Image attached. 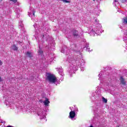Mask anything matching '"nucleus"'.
<instances>
[{
    "mask_svg": "<svg viewBox=\"0 0 127 127\" xmlns=\"http://www.w3.org/2000/svg\"><path fill=\"white\" fill-rule=\"evenodd\" d=\"M66 55H68L67 57V61L69 65H70L69 73L70 76H71V74H75V71L78 70L77 63L81 61L82 56L79 55L76 57H74V55L70 53H67V54H66Z\"/></svg>",
    "mask_w": 127,
    "mask_h": 127,
    "instance_id": "1",
    "label": "nucleus"
},
{
    "mask_svg": "<svg viewBox=\"0 0 127 127\" xmlns=\"http://www.w3.org/2000/svg\"><path fill=\"white\" fill-rule=\"evenodd\" d=\"M106 75V78L110 80H117L118 78H119V80H125L126 79L125 76L118 75L117 73L114 72V70L107 71Z\"/></svg>",
    "mask_w": 127,
    "mask_h": 127,
    "instance_id": "2",
    "label": "nucleus"
},
{
    "mask_svg": "<svg viewBox=\"0 0 127 127\" xmlns=\"http://www.w3.org/2000/svg\"><path fill=\"white\" fill-rule=\"evenodd\" d=\"M77 46L76 44H72L70 46V49H68L67 47L64 46L62 48L61 52L62 53H66V54H68V53H71L75 54L76 55V53H77Z\"/></svg>",
    "mask_w": 127,
    "mask_h": 127,
    "instance_id": "3",
    "label": "nucleus"
},
{
    "mask_svg": "<svg viewBox=\"0 0 127 127\" xmlns=\"http://www.w3.org/2000/svg\"><path fill=\"white\" fill-rule=\"evenodd\" d=\"M45 38L46 40L47 41H48L49 40V35L47 34V33H43L42 35H40L38 37V40L39 42H42V43L43 42V40H44V39Z\"/></svg>",
    "mask_w": 127,
    "mask_h": 127,
    "instance_id": "4",
    "label": "nucleus"
},
{
    "mask_svg": "<svg viewBox=\"0 0 127 127\" xmlns=\"http://www.w3.org/2000/svg\"><path fill=\"white\" fill-rule=\"evenodd\" d=\"M76 66H78V67H80L81 71H84L85 68V62L84 61V60L82 59H81V61L77 63Z\"/></svg>",
    "mask_w": 127,
    "mask_h": 127,
    "instance_id": "5",
    "label": "nucleus"
},
{
    "mask_svg": "<svg viewBox=\"0 0 127 127\" xmlns=\"http://www.w3.org/2000/svg\"><path fill=\"white\" fill-rule=\"evenodd\" d=\"M56 69L57 71H58L59 74H60V75H61L60 80H63L64 79V72L63 71V68H62V67H60L56 68Z\"/></svg>",
    "mask_w": 127,
    "mask_h": 127,
    "instance_id": "6",
    "label": "nucleus"
},
{
    "mask_svg": "<svg viewBox=\"0 0 127 127\" xmlns=\"http://www.w3.org/2000/svg\"><path fill=\"white\" fill-rule=\"evenodd\" d=\"M71 34H72V36L74 37V38H79V37H80V35H79V32L76 29H72L71 31Z\"/></svg>",
    "mask_w": 127,
    "mask_h": 127,
    "instance_id": "7",
    "label": "nucleus"
},
{
    "mask_svg": "<svg viewBox=\"0 0 127 127\" xmlns=\"http://www.w3.org/2000/svg\"><path fill=\"white\" fill-rule=\"evenodd\" d=\"M46 76L48 80H57V77H56L55 75L51 73H47Z\"/></svg>",
    "mask_w": 127,
    "mask_h": 127,
    "instance_id": "8",
    "label": "nucleus"
},
{
    "mask_svg": "<svg viewBox=\"0 0 127 127\" xmlns=\"http://www.w3.org/2000/svg\"><path fill=\"white\" fill-rule=\"evenodd\" d=\"M22 22L23 21L21 20L19 23V28H21V33H24V32H25V30L24 29V27H23V24H22Z\"/></svg>",
    "mask_w": 127,
    "mask_h": 127,
    "instance_id": "9",
    "label": "nucleus"
},
{
    "mask_svg": "<svg viewBox=\"0 0 127 127\" xmlns=\"http://www.w3.org/2000/svg\"><path fill=\"white\" fill-rule=\"evenodd\" d=\"M95 31L93 29L91 30V32L93 33H100V30H101V26H96Z\"/></svg>",
    "mask_w": 127,
    "mask_h": 127,
    "instance_id": "10",
    "label": "nucleus"
},
{
    "mask_svg": "<svg viewBox=\"0 0 127 127\" xmlns=\"http://www.w3.org/2000/svg\"><path fill=\"white\" fill-rule=\"evenodd\" d=\"M26 57H28V58H32L33 57V53L31 52H27L25 53Z\"/></svg>",
    "mask_w": 127,
    "mask_h": 127,
    "instance_id": "11",
    "label": "nucleus"
},
{
    "mask_svg": "<svg viewBox=\"0 0 127 127\" xmlns=\"http://www.w3.org/2000/svg\"><path fill=\"white\" fill-rule=\"evenodd\" d=\"M76 117V113L74 111H71L69 113V117L70 119H74Z\"/></svg>",
    "mask_w": 127,
    "mask_h": 127,
    "instance_id": "12",
    "label": "nucleus"
},
{
    "mask_svg": "<svg viewBox=\"0 0 127 127\" xmlns=\"http://www.w3.org/2000/svg\"><path fill=\"white\" fill-rule=\"evenodd\" d=\"M38 54L39 55H41V56L43 55V49L40 46H39Z\"/></svg>",
    "mask_w": 127,
    "mask_h": 127,
    "instance_id": "13",
    "label": "nucleus"
},
{
    "mask_svg": "<svg viewBox=\"0 0 127 127\" xmlns=\"http://www.w3.org/2000/svg\"><path fill=\"white\" fill-rule=\"evenodd\" d=\"M11 48L14 51H17L18 50V48L15 45H12Z\"/></svg>",
    "mask_w": 127,
    "mask_h": 127,
    "instance_id": "14",
    "label": "nucleus"
},
{
    "mask_svg": "<svg viewBox=\"0 0 127 127\" xmlns=\"http://www.w3.org/2000/svg\"><path fill=\"white\" fill-rule=\"evenodd\" d=\"M84 48H86V51H88V52H90V51L91 52V51H90V48H89V43H86V45L84 47Z\"/></svg>",
    "mask_w": 127,
    "mask_h": 127,
    "instance_id": "15",
    "label": "nucleus"
},
{
    "mask_svg": "<svg viewBox=\"0 0 127 127\" xmlns=\"http://www.w3.org/2000/svg\"><path fill=\"white\" fill-rule=\"evenodd\" d=\"M49 103H50V102L49 101V99H48V98H46V100H45V101L44 102L45 106H48Z\"/></svg>",
    "mask_w": 127,
    "mask_h": 127,
    "instance_id": "16",
    "label": "nucleus"
},
{
    "mask_svg": "<svg viewBox=\"0 0 127 127\" xmlns=\"http://www.w3.org/2000/svg\"><path fill=\"white\" fill-rule=\"evenodd\" d=\"M123 22L124 23V24H127V16L123 18Z\"/></svg>",
    "mask_w": 127,
    "mask_h": 127,
    "instance_id": "17",
    "label": "nucleus"
},
{
    "mask_svg": "<svg viewBox=\"0 0 127 127\" xmlns=\"http://www.w3.org/2000/svg\"><path fill=\"white\" fill-rule=\"evenodd\" d=\"M122 73L123 75H125V76L127 77V69H124L122 71Z\"/></svg>",
    "mask_w": 127,
    "mask_h": 127,
    "instance_id": "18",
    "label": "nucleus"
},
{
    "mask_svg": "<svg viewBox=\"0 0 127 127\" xmlns=\"http://www.w3.org/2000/svg\"><path fill=\"white\" fill-rule=\"evenodd\" d=\"M56 80H49L48 82L50 84H54V83L56 82Z\"/></svg>",
    "mask_w": 127,
    "mask_h": 127,
    "instance_id": "19",
    "label": "nucleus"
},
{
    "mask_svg": "<svg viewBox=\"0 0 127 127\" xmlns=\"http://www.w3.org/2000/svg\"><path fill=\"white\" fill-rule=\"evenodd\" d=\"M103 102L105 103V104H107L108 103V99L105 98L104 97H102Z\"/></svg>",
    "mask_w": 127,
    "mask_h": 127,
    "instance_id": "20",
    "label": "nucleus"
},
{
    "mask_svg": "<svg viewBox=\"0 0 127 127\" xmlns=\"http://www.w3.org/2000/svg\"><path fill=\"white\" fill-rule=\"evenodd\" d=\"M121 83L122 85H126L127 84V82H126L125 80H121Z\"/></svg>",
    "mask_w": 127,
    "mask_h": 127,
    "instance_id": "21",
    "label": "nucleus"
},
{
    "mask_svg": "<svg viewBox=\"0 0 127 127\" xmlns=\"http://www.w3.org/2000/svg\"><path fill=\"white\" fill-rule=\"evenodd\" d=\"M119 0H115L114 1V2H113V4H115V5H117V4L116 3H117V4L119 3Z\"/></svg>",
    "mask_w": 127,
    "mask_h": 127,
    "instance_id": "22",
    "label": "nucleus"
},
{
    "mask_svg": "<svg viewBox=\"0 0 127 127\" xmlns=\"http://www.w3.org/2000/svg\"><path fill=\"white\" fill-rule=\"evenodd\" d=\"M62 0L64 2H66V3L70 2V0Z\"/></svg>",
    "mask_w": 127,
    "mask_h": 127,
    "instance_id": "23",
    "label": "nucleus"
},
{
    "mask_svg": "<svg viewBox=\"0 0 127 127\" xmlns=\"http://www.w3.org/2000/svg\"><path fill=\"white\" fill-rule=\"evenodd\" d=\"M52 48V45H51V44H50V45H49L48 46H47L46 47V48L49 49V48Z\"/></svg>",
    "mask_w": 127,
    "mask_h": 127,
    "instance_id": "24",
    "label": "nucleus"
},
{
    "mask_svg": "<svg viewBox=\"0 0 127 127\" xmlns=\"http://www.w3.org/2000/svg\"><path fill=\"white\" fill-rule=\"evenodd\" d=\"M94 24H99V20H95V21L94 22Z\"/></svg>",
    "mask_w": 127,
    "mask_h": 127,
    "instance_id": "25",
    "label": "nucleus"
},
{
    "mask_svg": "<svg viewBox=\"0 0 127 127\" xmlns=\"http://www.w3.org/2000/svg\"><path fill=\"white\" fill-rule=\"evenodd\" d=\"M102 72H101L100 73H99L98 74V77H99V78H102L103 77V74H102Z\"/></svg>",
    "mask_w": 127,
    "mask_h": 127,
    "instance_id": "26",
    "label": "nucleus"
},
{
    "mask_svg": "<svg viewBox=\"0 0 127 127\" xmlns=\"http://www.w3.org/2000/svg\"><path fill=\"white\" fill-rule=\"evenodd\" d=\"M124 35H125V36H127V30H125L124 31Z\"/></svg>",
    "mask_w": 127,
    "mask_h": 127,
    "instance_id": "27",
    "label": "nucleus"
},
{
    "mask_svg": "<svg viewBox=\"0 0 127 127\" xmlns=\"http://www.w3.org/2000/svg\"><path fill=\"white\" fill-rule=\"evenodd\" d=\"M32 12H33V16H35V12H34V10L33 9V10H32Z\"/></svg>",
    "mask_w": 127,
    "mask_h": 127,
    "instance_id": "28",
    "label": "nucleus"
},
{
    "mask_svg": "<svg viewBox=\"0 0 127 127\" xmlns=\"http://www.w3.org/2000/svg\"><path fill=\"white\" fill-rule=\"evenodd\" d=\"M49 30V28H45V32L47 31V32H48V31Z\"/></svg>",
    "mask_w": 127,
    "mask_h": 127,
    "instance_id": "29",
    "label": "nucleus"
},
{
    "mask_svg": "<svg viewBox=\"0 0 127 127\" xmlns=\"http://www.w3.org/2000/svg\"><path fill=\"white\" fill-rule=\"evenodd\" d=\"M11 0V1H13L14 3H15L17 1V0Z\"/></svg>",
    "mask_w": 127,
    "mask_h": 127,
    "instance_id": "30",
    "label": "nucleus"
},
{
    "mask_svg": "<svg viewBox=\"0 0 127 127\" xmlns=\"http://www.w3.org/2000/svg\"><path fill=\"white\" fill-rule=\"evenodd\" d=\"M33 26L35 29H36V24H34Z\"/></svg>",
    "mask_w": 127,
    "mask_h": 127,
    "instance_id": "31",
    "label": "nucleus"
},
{
    "mask_svg": "<svg viewBox=\"0 0 127 127\" xmlns=\"http://www.w3.org/2000/svg\"><path fill=\"white\" fill-rule=\"evenodd\" d=\"M0 65H2V62L1 60H0Z\"/></svg>",
    "mask_w": 127,
    "mask_h": 127,
    "instance_id": "32",
    "label": "nucleus"
},
{
    "mask_svg": "<svg viewBox=\"0 0 127 127\" xmlns=\"http://www.w3.org/2000/svg\"><path fill=\"white\" fill-rule=\"evenodd\" d=\"M127 0H122V2H126Z\"/></svg>",
    "mask_w": 127,
    "mask_h": 127,
    "instance_id": "33",
    "label": "nucleus"
},
{
    "mask_svg": "<svg viewBox=\"0 0 127 127\" xmlns=\"http://www.w3.org/2000/svg\"><path fill=\"white\" fill-rule=\"evenodd\" d=\"M19 16V13L17 14V17H18Z\"/></svg>",
    "mask_w": 127,
    "mask_h": 127,
    "instance_id": "34",
    "label": "nucleus"
},
{
    "mask_svg": "<svg viewBox=\"0 0 127 127\" xmlns=\"http://www.w3.org/2000/svg\"><path fill=\"white\" fill-rule=\"evenodd\" d=\"M83 42H84V43L86 42V40H83Z\"/></svg>",
    "mask_w": 127,
    "mask_h": 127,
    "instance_id": "35",
    "label": "nucleus"
},
{
    "mask_svg": "<svg viewBox=\"0 0 127 127\" xmlns=\"http://www.w3.org/2000/svg\"><path fill=\"white\" fill-rule=\"evenodd\" d=\"M21 43V42H19L18 44H20Z\"/></svg>",
    "mask_w": 127,
    "mask_h": 127,
    "instance_id": "36",
    "label": "nucleus"
},
{
    "mask_svg": "<svg viewBox=\"0 0 127 127\" xmlns=\"http://www.w3.org/2000/svg\"><path fill=\"white\" fill-rule=\"evenodd\" d=\"M0 80H1V77H0Z\"/></svg>",
    "mask_w": 127,
    "mask_h": 127,
    "instance_id": "37",
    "label": "nucleus"
},
{
    "mask_svg": "<svg viewBox=\"0 0 127 127\" xmlns=\"http://www.w3.org/2000/svg\"><path fill=\"white\" fill-rule=\"evenodd\" d=\"M31 15V13L30 14L29 16H30Z\"/></svg>",
    "mask_w": 127,
    "mask_h": 127,
    "instance_id": "38",
    "label": "nucleus"
},
{
    "mask_svg": "<svg viewBox=\"0 0 127 127\" xmlns=\"http://www.w3.org/2000/svg\"><path fill=\"white\" fill-rule=\"evenodd\" d=\"M0 82H1V80H0Z\"/></svg>",
    "mask_w": 127,
    "mask_h": 127,
    "instance_id": "39",
    "label": "nucleus"
},
{
    "mask_svg": "<svg viewBox=\"0 0 127 127\" xmlns=\"http://www.w3.org/2000/svg\"><path fill=\"white\" fill-rule=\"evenodd\" d=\"M94 1H95V0H93Z\"/></svg>",
    "mask_w": 127,
    "mask_h": 127,
    "instance_id": "40",
    "label": "nucleus"
}]
</instances>
